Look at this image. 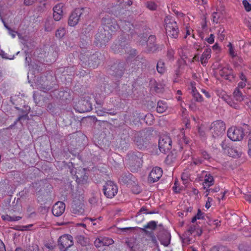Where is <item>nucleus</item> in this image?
I'll list each match as a JSON object with an SVG mask.
<instances>
[{"label": "nucleus", "mask_w": 251, "mask_h": 251, "mask_svg": "<svg viewBox=\"0 0 251 251\" xmlns=\"http://www.w3.org/2000/svg\"><path fill=\"white\" fill-rule=\"evenodd\" d=\"M226 126L224 122L221 120L213 122L210 126L209 130L214 139H218L224 134Z\"/></svg>", "instance_id": "nucleus-1"}, {"label": "nucleus", "mask_w": 251, "mask_h": 251, "mask_svg": "<svg viewBox=\"0 0 251 251\" xmlns=\"http://www.w3.org/2000/svg\"><path fill=\"white\" fill-rule=\"evenodd\" d=\"M164 22L167 34L172 38H177L178 28L175 20L171 16H166L164 19Z\"/></svg>", "instance_id": "nucleus-2"}, {"label": "nucleus", "mask_w": 251, "mask_h": 251, "mask_svg": "<svg viewBox=\"0 0 251 251\" xmlns=\"http://www.w3.org/2000/svg\"><path fill=\"white\" fill-rule=\"evenodd\" d=\"M142 155L140 152H131L127 155L128 164L132 171H137L142 165Z\"/></svg>", "instance_id": "nucleus-3"}, {"label": "nucleus", "mask_w": 251, "mask_h": 251, "mask_svg": "<svg viewBox=\"0 0 251 251\" xmlns=\"http://www.w3.org/2000/svg\"><path fill=\"white\" fill-rule=\"evenodd\" d=\"M73 245V238L69 234H64L61 236L58 240V245L61 251H67Z\"/></svg>", "instance_id": "nucleus-4"}, {"label": "nucleus", "mask_w": 251, "mask_h": 251, "mask_svg": "<svg viewBox=\"0 0 251 251\" xmlns=\"http://www.w3.org/2000/svg\"><path fill=\"white\" fill-rule=\"evenodd\" d=\"M80 59L85 65L87 64L90 67L95 68L100 63V59L97 54L90 55L87 52L85 55L81 54Z\"/></svg>", "instance_id": "nucleus-5"}, {"label": "nucleus", "mask_w": 251, "mask_h": 251, "mask_svg": "<svg viewBox=\"0 0 251 251\" xmlns=\"http://www.w3.org/2000/svg\"><path fill=\"white\" fill-rule=\"evenodd\" d=\"M103 193L107 198L111 199L114 197L118 192V187L112 181H107L103 186Z\"/></svg>", "instance_id": "nucleus-6"}, {"label": "nucleus", "mask_w": 251, "mask_h": 251, "mask_svg": "<svg viewBox=\"0 0 251 251\" xmlns=\"http://www.w3.org/2000/svg\"><path fill=\"white\" fill-rule=\"evenodd\" d=\"M109 30L103 28L99 29V31L96 35L97 44H105L110 40L111 38V33Z\"/></svg>", "instance_id": "nucleus-7"}, {"label": "nucleus", "mask_w": 251, "mask_h": 251, "mask_svg": "<svg viewBox=\"0 0 251 251\" xmlns=\"http://www.w3.org/2000/svg\"><path fill=\"white\" fill-rule=\"evenodd\" d=\"M244 136V130L242 128L231 127L227 131V136L231 140L237 141L241 140Z\"/></svg>", "instance_id": "nucleus-8"}, {"label": "nucleus", "mask_w": 251, "mask_h": 251, "mask_svg": "<svg viewBox=\"0 0 251 251\" xmlns=\"http://www.w3.org/2000/svg\"><path fill=\"white\" fill-rule=\"evenodd\" d=\"M158 147L160 151L166 153L171 149L172 141L167 135H162L159 140Z\"/></svg>", "instance_id": "nucleus-9"}, {"label": "nucleus", "mask_w": 251, "mask_h": 251, "mask_svg": "<svg viewBox=\"0 0 251 251\" xmlns=\"http://www.w3.org/2000/svg\"><path fill=\"white\" fill-rule=\"evenodd\" d=\"M102 23L104 25L102 28L110 30L111 32L114 31L118 28V25L115 20L112 19L109 15L102 18Z\"/></svg>", "instance_id": "nucleus-10"}, {"label": "nucleus", "mask_w": 251, "mask_h": 251, "mask_svg": "<svg viewBox=\"0 0 251 251\" xmlns=\"http://www.w3.org/2000/svg\"><path fill=\"white\" fill-rule=\"evenodd\" d=\"M82 14V10L79 9H75L69 17L68 25L71 26L76 25L79 20L80 16Z\"/></svg>", "instance_id": "nucleus-11"}, {"label": "nucleus", "mask_w": 251, "mask_h": 251, "mask_svg": "<svg viewBox=\"0 0 251 251\" xmlns=\"http://www.w3.org/2000/svg\"><path fill=\"white\" fill-rule=\"evenodd\" d=\"M162 175V171L161 169L157 167H154L149 174L148 181L151 183L156 182L159 179Z\"/></svg>", "instance_id": "nucleus-12"}, {"label": "nucleus", "mask_w": 251, "mask_h": 251, "mask_svg": "<svg viewBox=\"0 0 251 251\" xmlns=\"http://www.w3.org/2000/svg\"><path fill=\"white\" fill-rule=\"evenodd\" d=\"M219 75L225 79L231 81L234 78L232 69L228 66L223 68L219 71Z\"/></svg>", "instance_id": "nucleus-13"}, {"label": "nucleus", "mask_w": 251, "mask_h": 251, "mask_svg": "<svg viewBox=\"0 0 251 251\" xmlns=\"http://www.w3.org/2000/svg\"><path fill=\"white\" fill-rule=\"evenodd\" d=\"M113 243V241L112 239L105 237H98L94 241V245L96 248L108 246Z\"/></svg>", "instance_id": "nucleus-14"}, {"label": "nucleus", "mask_w": 251, "mask_h": 251, "mask_svg": "<svg viewBox=\"0 0 251 251\" xmlns=\"http://www.w3.org/2000/svg\"><path fill=\"white\" fill-rule=\"evenodd\" d=\"M65 210V203L61 201H58L53 205L52 212L54 216L59 217L64 212Z\"/></svg>", "instance_id": "nucleus-15"}, {"label": "nucleus", "mask_w": 251, "mask_h": 251, "mask_svg": "<svg viewBox=\"0 0 251 251\" xmlns=\"http://www.w3.org/2000/svg\"><path fill=\"white\" fill-rule=\"evenodd\" d=\"M64 5L59 3L55 5L53 7V18L56 21H59L63 16Z\"/></svg>", "instance_id": "nucleus-16"}, {"label": "nucleus", "mask_w": 251, "mask_h": 251, "mask_svg": "<svg viewBox=\"0 0 251 251\" xmlns=\"http://www.w3.org/2000/svg\"><path fill=\"white\" fill-rule=\"evenodd\" d=\"M202 174L204 176V179L203 182V188L206 189L213 185L214 183L213 177L209 173L203 171L202 172Z\"/></svg>", "instance_id": "nucleus-17"}, {"label": "nucleus", "mask_w": 251, "mask_h": 251, "mask_svg": "<svg viewBox=\"0 0 251 251\" xmlns=\"http://www.w3.org/2000/svg\"><path fill=\"white\" fill-rule=\"evenodd\" d=\"M75 176L76 181L80 184L85 183L88 178L84 169H81L77 171L75 174Z\"/></svg>", "instance_id": "nucleus-18"}, {"label": "nucleus", "mask_w": 251, "mask_h": 251, "mask_svg": "<svg viewBox=\"0 0 251 251\" xmlns=\"http://www.w3.org/2000/svg\"><path fill=\"white\" fill-rule=\"evenodd\" d=\"M211 50L210 48H206L202 53L200 61L201 63L205 66L207 63L208 59L211 57Z\"/></svg>", "instance_id": "nucleus-19"}, {"label": "nucleus", "mask_w": 251, "mask_h": 251, "mask_svg": "<svg viewBox=\"0 0 251 251\" xmlns=\"http://www.w3.org/2000/svg\"><path fill=\"white\" fill-rule=\"evenodd\" d=\"M72 212L75 214L80 215L84 212V206L83 204L79 202L76 203L75 202H74L72 206Z\"/></svg>", "instance_id": "nucleus-20"}, {"label": "nucleus", "mask_w": 251, "mask_h": 251, "mask_svg": "<svg viewBox=\"0 0 251 251\" xmlns=\"http://www.w3.org/2000/svg\"><path fill=\"white\" fill-rule=\"evenodd\" d=\"M196 230V226H191L189 227V229L183 235V241L184 243H191L192 242V238L190 237V235L194 234L195 233V231Z\"/></svg>", "instance_id": "nucleus-21"}, {"label": "nucleus", "mask_w": 251, "mask_h": 251, "mask_svg": "<svg viewBox=\"0 0 251 251\" xmlns=\"http://www.w3.org/2000/svg\"><path fill=\"white\" fill-rule=\"evenodd\" d=\"M79 104L82 105L80 107V112L88 111L92 109V104L88 100L80 101Z\"/></svg>", "instance_id": "nucleus-22"}, {"label": "nucleus", "mask_w": 251, "mask_h": 251, "mask_svg": "<svg viewBox=\"0 0 251 251\" xmlns=\"http://www.w3.org/2000/svg\"><path fill=\"white\" fill-rule=\"evenodd\" d=\"M167 108V104L164 101H159L157 103L156 111L158 113H162L166 111Z\"/></svg>", "instance_id": "nucleus-23"}, {"label": "nucleus", "mask_w": 251, "mask_h": 251, "mask_svg": "<svg viewBox=\"0 0 251 251\" xmlns=\"http://www.w3.org/2000/svg\"><path fill=\"white\" fill-rule=\"evenodd\" d=\"M76 241L82 246H86L89 244V240L87 238L82 235H78L76 237Z\"/></svg>", "instance_id": "nucleus-24"}, {"label": "nucleus", "mask_w": 251, "mask_h": 251, "mask_svg": "<svg viewBox=\"0 0 251 251\" xmlns=\"http://www.w3.org/2000/svg\"><path fill=\"white\" fill-rule=\"evenodd\" d=\"M192 94L193 98L198 102H201L203 101V98L202 96L198 92L197 90L195 87H192Z\"/></svg>", "instance_id": "nucleus-25"}, {"label": "nucleus", "mask_w": 251, "mask_h": 251, "mask_svg": "<svg viewBox=\"0 0 251 251\" xmlns=\"http://www.w3.org/2000/svg\"><path fill=\"white\" fill-rule=\"evenodd\" d=\"M227 48H228V53L229 55L232 57V58H235L236 57L238 56V53L237 51L235 50V48L232 45V44L231 43H229L227 45Z\"/></svg>", "instance_id": "nucleus-26"}, {"label": "nucleus", "mask_w": 251, "mask_h": 251, "mask_svg": "<svg viewBox=\"0 0 251 251\" xmlns=\"http://www.w3.org/2000/svg\"><path fill=\"white\" fill-rule=\"evenodd\" d=\"M156 227V223L154 221H150L147 224L144 225L142 230L144 231H147V229L151 230H154Z\"/></svg>", "instance_id": "nucleus-27"}, {"label": "nucleus", "mask_w": 251, "mask_h": 251, "mask_svg": "<svg viewBox=\"0 0 251 251\" xmlns=\"http://www.w3.org/2000/svg\"><path fill=\"white\" fill-rule=\"evenodd\" d=\"M234 98L237 101H242L244 100V96L238 88H236L233 93Z\"/></svg>", "instance_id": "nucleus-28"}, {"label": "nucleus", "mask_w": 251, "mask_h": 251, "mask_svg": "<svg viewBox=\"0 0 251 251\" xmlns=\"http://www.w3.org/2000/svg\"><path fill=\"white\" fill-rule=\"evenodd\" d=\"M156 69L159 74H164L166 72V67L164 62L162 60L159 61L157 63Z\"/></svg>", "instance_id": "nucleus-29"}, {"label": "nucleus", "mask_w": 251, "mask_h": 251, "mask_svg": "<svg viewBox=\"0 0 251 251\" xmlns=\"http://www.w3.org/2000/svg\"><path fill=\"white\" fill-rule=\"evenodd\" d=\"M228 154L233 157H237L241 155V151L240 149L230 148L228 150Z\"/></svg>", "instance_id": "nucleus-30"}, {"label": "nucleus", "mask_w": 251, "mask_h": 251, "mask_svg": "<svg viewBox=\"0 0 251 251\" xmlns=\"http://www.w3.org/2000/svg\"><path fill=\"white\" fill-rule=\"evenodd\" d=\"M155 38L154 36L151 35L150 36L149 38V40L147 42V45L149 47L150 50L151 51H154L156 50L157 48L155 46H152L151 44V42H154L155 41Z\"/></svg>", "instance_id": "nucleus-31"}, {"label": "nucleus", "mask_w": 251, "mask_h": 251, "mask_svg": "<svg viewBox=\"0 0 251 251\" xmlns=\"http://www.w3.org/2000/svg\"><path fill=\"white\" fill-rule=\"evenodd\" d=\"M54 27V24L52 20H47L45 25V29L47 31H50Z\"/></svg>", "instance_id": "nucleus-32"}, {"label": "nucleus", "mask_w": 251, "mask_h": 251, "mask_svg": "<svg viewBox=\"0 0 251 251\" xmlns=\"http://www.w3.org/2000/svg\"><path fill=\"white\" fill-rule=\"evenodd\" d=\"M66 33V30L64 27H59L55 32V36L58 38H62Z\"/></svg>", "instance_id": "nucleus-33"}, {"label": "nucleus", "mask_w": 251, "mask_h": 251, "mask_svg": "<svg viewBox=\"0 0 251 251\" xmlns=\"http://www.w3.org/2000/svg\"><path fill=\"white\" fill-rule=\"evenodd\" d=\"M224 32L225 29L223 27L220 26L217 33L218 38L220 41H223L225 38V35Z\"/></svg>", "instance_id": "nucleus-34"}, {"label": "nucleus", "mask_w": 251, "mask_h": 251, "mask_svg": "<svg viewBox=\"0 0 251 251\" xmlns=\"http://www.w3.org/2000/svg\"><path fill=\"white\" fill-rule=\"evenodd\" d=\"M204 213L201 212L200 210H198L197 214L192 219V222L194 223L197 219H202L203 218Z\"/></svg>", "instance_id": "nucleus-35"}, {"label": "nucleus", "mask_w": 251, "mask_h": 251, "mask_svg": "<svg viewBox=\"0 0 251 251\" xmlns=\"http://www.w3.org/2000/svg\"><path fill=\"white\" fill-rule=\"evenodd\" d=\"M219 97L221 98L224 101L226 102L230 100V97L226 94V93L225 91H222L220 94H219Z\"/></svg>", "instance_id": "nucleus-36"}, {"label": "nucleus", "mask_w": 251, "mask_h": 251, "mask_svg": "<svg viewBox=\"0 0 251 251\" xmlns=\"http://www.w3.org/2000/svg\"><path fill=\"white\" fill-rule=\"evenodd\" d=\"M131 176V174H128L127 176H122L120 178V180L124 183H127L130 179Z\"/></svg>", "instance_id": "nucleus-37"}, {"label": "nucleus", "mask_w": 251, "mask_h": 251, "mask_svg": "<svg viewBox=\"0 0 251 251\" xmlns=\"http://www.w3.org/2000/svg\"><path fill=\"white\" fill-rule=\"evenodd\" d=\"M147 7L150 10H154L156 9L157 5L153 1H149L147 3Z\"/></svg>", "instance_id": "nucleus-38"}, {"label": "nucleus", "mask_w": 251, "mask_h": 251, "mask_svg": "<svg viewBox=\"0 0 251 251\" xmlns=\"http://www.w3.org/2000/svg\"><path fill=\"white\" fill-rule=\"evenodd\" d=\"M220 18V14L217 12H213L212 15V21L214 23L217 24L219 22Z\"/></svg>", "instance_id": "nucleus-39"}, {"label": "nucleus", "mask_w": 251, "mask_h": 251, "mask_svg": "<svg viewBox=\"0 0 251 251\" xmlns=\"http://www.w3.org/2000/svg\"><path fill=\"white\" fill-rule=\"evenodd\" d=\"M243 4L247 11L249 12L251 11V4L247 0H244L243 1Z\"/></svg>", "instance_id": "nucleus-40"}, {"label": "nucleus", "mask_w": 251, "mask_h": 251, "mask_svg": "<svg viewBox=\"0 0 251 251\" xmlns=\"http://www.w3.org/2000/svg\"><path fill=\"white\" fill-rule=\"evenodd\" d=\"M226 103L229 104L231 107H232L235 109H237L239 107V106L237 103L233 101L231 98L230 99V100H228Z\"/></svg>", "instance_id": "nucleus-41"}, {"label": "nucleus", "mask_w": 251, "mask_h": 251, "mask_svg": "<svg viewBox=\"0 0 251 251\" xmlns=\"http://www.w3.org/2000/svg\"><path fill=\"white\" fill-rule=\"evenodd\" d=\"M1 20L4 24V26L8 30L9 34L13 37L14 38L16 36V35L17 34V32L12 30L10 28H9L5 24V22H4L3 20L1 19Z\"/></svg>", "instance_id": "nucleus-42"}, {"label": "nucleus", "mask_w": 251, "mask_h": 251, "mask_svg": "<svg viewBox=\"0 0 251 251\" xmlns=\"http://www.w3.org/2000/svg\"><path fill=\"white\" fill-rule=\"evenodd\" d=\"M228 249L224 247H214L212 248L210 251H228Z\"/></svg>", "instance_id": "nucleus-43"}, {"label": "nucleus", "mask_w": 251, "mask_h": 251, "mask_svg": "<svg viewBox=\"0 0 251 251\" xmlns=\"http://www.w3.org/2000/svg\"><path fill=\"white\" fill-rule=\"evenodd\" d=\"M186 49L185 48H180L178 49V53L181 57H185L186 56Z\"/></svg>", "instance_id": "nucleus-44"}, {"label": "nucleus", "mask_w": 251, "mask_h": 251, "mask_svg": "<svg viewBox=\"0 0 251 251\" xmlns=\"http://www.w3.org/2000/svg\"><path fill=\"white\" fill-rule=\"evenodd\" d=\"M244 235L246 236H251V227H247L243 229Z\"/></svg>", "instance_id": "nucleus-45"}, {"label": "nucleus", "mask_w": 251, "mask_h": 251, "mask_svg": "<svg viewBox=\"0 0 251 251\" xmlns=\"http://www.w3.org/2000/svg\"><path fill=\"white\" fill-rule=\"evenodd\" d=\"M128 245L131 248V251H142V250H140V248L138 245H134L131 246V244L128 242Z\"/></svg>", "instance_id": "nucleus-46"}, {"label": "nucleus", "mask_w": 251, "mask_h": 251, "mask_svg": "<svg viewBox=\"0 0 251 251\" xmlns=\"http://www.w3.org/2000/svg\"><path fill=\"white\" fill-rule=\"evenodd\" d=\"M205 40L209 43V44H212L214 42V35L213 34H211L209 37L205 39Z\"/></svg>", "instance_id": "nucleus-47"}, {"label": "nucleus", "mask_w": 251, "mask_h": 251, "mask_svg": "<svg viewBox=\"0 0 251 251\" xmlns=\"http://www.w3.org/2000/svg\"><path fill=\"white\" fill-rule=\"evenodd\" d=\"M174 51L172 49L169 50L167 54L168 58L170 60L173 59L174 57Z\"/></svg>", "instance_id": "nucleus-48"}, {"label": "nucleus", "mask_w": 251, "mask_h": 251, "mask_svg": "<svg viewBox=\"0 0 251 251\" xmlns=\"http://www.w3.org/2000/svg\"><path fill=\"white\" fill-rule=\"evenodd\" d=\"M25 251H39L38 248L36 245L32 246L31 247H29Z\"/></svg>", "instance_id": "nucleus-49"}, {"label": "nucleus", "mask_w": 251, "mask_h": 251, "mask_svg": "<svg viewBox=\"0 0 251 251\" xmlns=\"http://www.w3.org/2000/svg\"><path fill=\"white\" fill-rule=\"evenodd\" d=\"M212 201V199L210 197L207 198V200L205 203V207L208 209L211 206V202Z\"/></svg>", "instance_id": "nucleus-50"}, {"label": "nucleus", "mask_w": 251, "mask_h": 251, "mask_svg": "<svg viewBox=\"0 0 251 251\" xmlns=\"http://www.w3.org/2000/svg\"><path fill=\"white\" fill-rule=\"evenodd\" d=\"M120 46L121 47V46H120V45H117V44L113 45L112 47V50H114V51L115 52H118L119 50V52H121V51H122V50H120V49H121Z\"/></svg>", "instance_id": "nucleus-51"}, {"label": "nucleus", "mask_w": 251, "mask_h": 251, "mask_svg": "<svg viewBox=\"0 0 251 251\" xmlns=\"http://www.w3.org/2000/svg\"><path fill=\"white\" fill-rule=\"evenodd\" d=\"M220 221L218 220H214L212 221H210V225H214L216 227L219 226L220 225Z\"/></svg>", "instance_id": "nucleus-52"}, {"label": "nucleus", "mask_w": 251, "mask_h": 251, "mask_svg": "<svg viewBox=\"0 0 251 251\" xmlns=\"http://www.w3.org/2000/svg\"><path fill=\"white\" fill-rule=\"evenodd\" d=\"M246 82L247 81H242L240 82L238 84L237 88H238L239 89V88H244L246 85Z\"/></svg>", "instance_id": "nucleus-53"}, {"label": "nucleus", "mask_w": 251, "mask_h": 251, "mask_svg": "<svg viewBox=\"0 0 251 251\" xmlns=\"http://www.w3.org/2000/svg\"><path fill=\"white\" fill-rule=\"evenodd\" d=\"M245 23L247 26L251 30V18H248L246 19Z\"/></svg>", "instance_id": "nucleus-54"}, {"label": "nucleus", "mask_w": 251, "mask_h": 251, "mask_svg": "<svg viewBox=\"0 0 251 251\" xmlns=\"http://www.w3.org/2000/svg\"><path fill=\"white\" fill-rule=\"evenodd\" d=\"M188 177L189 176L188 174H187L186 173H183L182 175L181 179H182L183 181H184V183H186V182L187 181Z\"/></svg>", "instance_id": "nucleus-55"}, {"label": "nucleus", "mask_w": 251, "mask_h": 251, "mask_svg": "<svg viewBox=\"0 0 251 251\" xmlns=\"http://www.w3.org/2000/svg\"><path fill=\"white\" fill-rule=\"evenodd\" d=\"M2 218L4 220H7V221H12L13 220H14V218H12V217L6 215H3L2 216Z\"/></svg>", "instance_id": "nucleus-56"}, {"label": "nucleus", "mask_w": 251, "mask_h": 251, "mask_svg": "<svg viewBox=\"0 0 251 251\" xmlns=\"http://www.w3.org/2000/svg\"><path fill=\"white\" fill-rule=\"evenodd\" d=\"M118 1L120 3H125L127 5H130L132 4V2L131 1L129 0H118Z\"/></svg>", "instance_id": "nucleus-57"}, {"label": "nucleus", "mask_w": 251, "mask_h": 251, "mask_svg": "<svg viewBox=\"0 0 251 251\" xmlns=\"http://www.w3.org/2000/svg\"><path fill=\"white\" fill-rule=\"evenodd\" d=\"M245 200L248 201L250 203H251V193H250L248 194H246L244 196Z\"/></svg>", "instance_id": "nucleus-58"}, {"label": "nucleus", "mask_w": 251, "mask_h": 251, "mask_svg": "<svg viewBox=\"0 0 251 251\" xmlns=\"http://www.w3.org/2000/svg\"><path fill=\"white\" fill-rule=\"evenodd\" d=\"M201 91L203 94H204L205 95V96L206 97V98H210L211 97L210 94L208 92H207L206 90L202 89L201 90Z\"/></svg>", "instance_id": "nucleus-59"}, {"label": "nucleus", "mask_w": 251, "mask_h": 251, "mask_svg": "<svg viewBox=\"0 0 251 251\" xmlns=\"http://www.w3.org/2000/svg\"><path fill=\"white\" fill-rule=\"evenodd\" d=\"M212 49L214 50L219 51L220 50V47L217 43H215L213 46Z\"/></svg>", "instance_id": "nucleus-60"}, {"label": "nucleus", "mask_w": 251, "mask_h": 251, "mask_svg": "<svg viewBox=\"0 0 251 251\" xmlns=\"http://www.w3.org/2000/svg\"><path fill=\"white\" fill-rule=\"evenodd\" d=\"M248 153L249 155L251 157V138L249 139L248 142Z\"/></svg>", "instance_id": "nucleus-61"}, {"label": "nucleus", "mask_w": 251, "mask_h": 251, "mask_svg": "<svg viewBox=\"0 0 251 251\" xmlns=\"http://www.w3.org/2000/svg\"><path fill=\"white\" fill-rule=\"evenodd\" d=\"M0 251H5V248L4 244L2 242L1 240H0Z\"/></svg>", "instance_id": "nucleus-62"}, {"label": "nucleus", "mask_w": 251, "mask_h": 251, "mask_svg": "<svg viewBox=\"0 0 251 251\" xmlns=\"http://www.w3.org/2000/svg\"><path fill=\"white\" fill-rule=\"evenodd\" d=\"M202 156L204 159H207L209 158V155L206 151H203L202 152Z\"/></svg>", "instance_id": "nucleus-63"}, {"label": "nucleus", "mask_w": 251, "mask_h": 251, "mask_svg": "<svg viewBox=\"0 0 251 251\" xmlns=\"http://www.w3.org/2000/svg\"><path fill=\"white\" fill-rule=\"evenodd\" d=\"M89 202L93 205H95L97 202V200L95 197H93L89 200Z\"/></svg>", "instance_id": "nucleus-64"}]
</instances>
